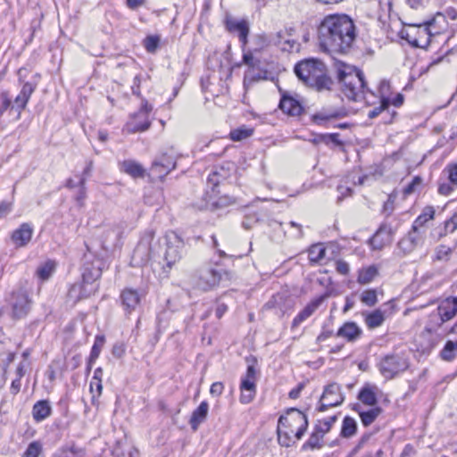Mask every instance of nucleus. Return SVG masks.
Masks as SVG:
<instances>
[{"label":"nucleus","instance_id":"obj_2","mask_svg":"<svg viewBox=\"0 0 457 457\" xmlns=\"http://www.w3.org/2000/svg\"><path fill=\"white\" fill-rule=\"evenodd\" d=\"M308 428L306 415L295 408L289 409L280 416L278 422V440L280 445L289 447L293 444L292 436L301 439Z\"/></svg>","mask_w":457,"mask_h":457},{"label":"nucleus","instance_id":"obj_51","mask_svg":"<svg viewBox=\"0 0 457 457\" xmlns=\"http://www.w3.org/2000/svg\"><path fill=\"white\" fill-rule=\"evenodd\" d=\"M243 51V63L249 66V67H254L259 63V61L254 59L253 53L252 49H247L246 47L245 49H242Z\"/></svg>","mask_w":457,"mask_h":457},{"label":"nucleus","instance_id":"obj_57","mask_svg":"<svg viewBox=\"0 0 457 457\" xmlns=\"http://www.w3.org/2000/svg\"><path fill=\"white\" fill-rule=\"evenodd\" d=\"M456 186H453L451 184L450 181L448 182H440L438 185V193L442 195H449L453 192Z\"/></svg>","mask_w":457,"mask_h":457},{"label":"nucleus","instance_id":"obj_4","mask_svg":"<svg viewBox=\"0 0 457 457\" xmlns=\"http://www.w3.org/2000/svg\"><path fill=\"white\" fill-rule=\"evenodd\" d=\"M335 67L343 94L349 100L357 101L365 87L363 73L355 67L341 62H337Z\"/></svg>","mask_w":457,"mask_h":457},{"label":"nucleus","instance_id":"obj_7","mask_svg":"<svg viewBox=\"0 0 457 457\" xmlns=\"http://www.w3.org/2000/svg\"><path fill=\"white\" fill-rule=\"evenodd\" d=\"M154 240V231L149 230L144 234L133 251L131 257V263L133 266L145 265L150 258L156 253L155 245H153Z\"/></svg>","mask_w":457,"mask_h":457},{"label":"nucleus","instance_id":"obj_21","mask_svg":"<svg viewBox=\"0 0 457 457\" xmlns=\"http://www.w3.org/2000/svg\"><path fill=\"white\" fill-rule=\"evenodd\" d=\"M176 161L173 157L168 156L167 154H163L160 160L155 161L151 168V171L153 174L156 175L158 178H163L166 176L171 170L175 169Z\"/></svg>","mask_w":457,"mask_h":457},{"label":"nucleus","instance_id":"obj_40","mask_svg":"<svg viewBox=\"0 0 457 457\" xmlns=\"http://www.w3.org/2000/svg\"><path fill=\"white\" fill-rule=\"evenodd\" d=\"M53 457H84V452L71 445L58 450Z\"/></svg>","mask_w":457,"mask_h":457},{"label":"nucleus","instance_id":"obj_64","mask_svg":"<svg viewBox=\"0 0 457 457\" xmlns=\"http://www.w3.org/2000/svg\"><path fill=\"white\" fill-rule=\"evenodd\" d=\"M86 198H87L86 188H79V190L76 195V201L79 206L84 205Z\"/></svg>","mask_w":457,"mask_h":457},{"label":"nucleus","instance_id":"obj_36","mask_svg":"<svg viewBox=\"0 0 457 457\" xmlns=\"http://www.w3.org/2000/svg\"><path fill=\"white\" fill-rule=\"evenodd\" d=\"M322 435L320 431L314 428V431L310 436L309 439L303 444V449H320L322 447Z\"/></svg>","mask_w":457,"mask_h":457},{"label":"nucleus","instance_id":"obj_37","mask_svg":"<svg viewBox=\"0 0 457 457\" xmlns=\"http://www.w3.org/2000/svg\"><path fill=\"white\" fill-rule=\"evenodd\" d=\"M378 274V270L375 266H370L368 268L362 269L359 271V276L357 278L358 283L361 285L368 284L371 282L374 278Z\"/></svg>","mask_w":457,"mask_h":457},{"label":"nucleus","instance_id":"obj_50","mask_svg":"<svg viewBox=\"0 0 457 457\" xmlns=\"http://www.w3.org/2000/svg\"><path fill=\"white\" fill-rule=\"evenodd\" d=\"M443 172L447 175V179L451 184L457 187V163L448 164Z\"/></svg>","mask_w":457,"mask_h":457},{"label":"nucleus","instance_id":"obj_55","mask_svg":"<svg viewBox=\"0 0 457 457\" xmlns=\"http://www.w3.org/2000/svg\"><path fill=\"white\" fill-rule=\"evenodd\" d=\"M113 234L114 235V238L112 239V243L114 246H116L120 240V237H121V235H122V231L120 228L116 227V228H110L109 230H107L105 232V241H109V237H111V235Z\"/></svg>","mask_w":457,"mask_h":457},{"label":"nucleus","instance_id":"obj_54","mask_svg":"<svg viewBox=\"0 0 457 457\" xmlns=\"http://www.w3.org/2000/svg\"><path fill=\"white\" fill-rule=\"evenodd\" d=\"M0 100H1V104H0V118L3 116L4 112L11 108L12 109V102H11V99H10V96H9V93L7 91H3L1 94H0Z\"/></svg>","mask_w":457,"mask_h":457},{"label":"nucleus","instance_id":"obj_60","mask_svg":"<svg viewBox=\"0 0 457 457\" xmlns=\"http://www.w3.org/2000/svg\"><path fill=\"white\" fill-rule=\"evenodd\" d=\"M336 270L341 275H347L350 270L349 264L343 260H338L336 262Z\"/></svg>","mask_w":457,"mask_h":457},{"label":"nucleus","instance_id":"obj_32","mask_svg":"<svg viewBox=\"0 0 457 457\" xmlns=\"http://www.w3.org/2000/svg\"><path fill=\"white\" fill-rule=\"evenodd\" d=\"M105 338L103 335H97L95 338L94 345L91 349V353L87 361V370H90L92 369L93 364L96 361V359L99 357V354L102 351V348L104 345Z\"/></svg>","mask_w":457,"mask_h":457},{"label":"nucleus","instance_id":"obj_59","mask_svg":"<svg viewBox=\"0 0 457 457\" xmlns=\"http://www.w3.org/2000/svg\"><path fill=\"white\" fill-rule=\"evenodd\" d=\"M103 390L102 381L98 380H91L90 382V391L94 394L93 398L96 397L95 392L96 393V396H100Z\"/></svg>","mask_w":457,"mask_h":457},{"label":"nucleus","instance_id":"obj_13","mask_svg":"<svg viewBox=\"0 0 457 457\" xmlns=\"http://www.w3.org/2000/svg\"><path fill=\"white\" fill-rule=\"evenodd\" d=\"M344 401V395L341 393L340 386L337 383L328 385L320 397V405L319 410L323 411L328 407L340 405Z\"/></svg>","mask_w":457,"mask_h":457},{"label":"nucleus","instance_id":"obj_14","mask_svg":"<svg viewBox=\"0 0 457 457\" xmlns=\"http://www.w3.org/2000/svg\"><path fill=\"white\" fill-rule=\"evenodd\" d=\"M226 29L228 31L237 36L241 43V49H245L248 43V35L250 32V26L245 20L227 19Z\"/></svg>","mask_w":457,"mask_h":457},{"label":"nucleus","instance_id":"obj_63","mask_svg":"<svg viewBox=\"0 0 457 457\" xmlns=\"http://www.w3.org/2000/svg\"><path fill=\"white\" fill-rule=\"evenodd\" d=\"M124 353H125V348L122 344L117 343L112 346V353L113 356H115L117 358H120L124 354Z\"/></svg>","mask_w":457,"mask_h":457},{"label":"nucleus","instance_id":"obj_62","mask_svg":"<svg viewBox=\"0 0 457 457\" xmlns=\"http://www.w3.org/2000/svg\"><path fill=\"white\" fill-rule=\"evenodd\" d=\"M224 386L221 382H214L210 388V393L212 395L219 396L222 394Z\"/></svg>","mask_w":457,"mask_h":457},{"label":"nucleus","instance_id":"obj_31","mask_svg":"<svg viewBox=\"0 0 457 457\" xmlns=\"http://www.w3.org/2000/svg\"><path fill=\"white\" fill-rule=\"evenodd\" d=\"M445 323V320L437 315L436 312H433L428 316V320L425 326V331L429 334H436L440 331Z\"/></svg>","mask_w":457,"mask_h":457},{"label":"nucleus","instance_id":"obj_17","mask_svg":"<svg viewBox=\"0 0 457 457\" xmlns=\"http://www.w3.org/2000/svg\"><path fill=\"white\" fill-rule=\"evenodd\" d=\"M144 295L130 287L124 288L120 295L121 305L127 314L135 312L139 306Z\"/></svg>","mask_w":457,"mask_h":457},{"label":"nucleus","instance_id":"obj_39","mask_svg":"<svg viewBox=\"0 0 457 457\" xmlns=\"http://www.w3.org/2000/svg\"><path fill=\"white\" fill-rule=\"evenodd\" d=\"M381 409L379 407H375L366 411H360L359 414L362 424L364 426H369L378 418Z\"/></svg>","mask_w":457,"mask_h":457},{"label":"nucleus","instance_id":"obj_12","mask_svg":"<svg viewBox=\"0 0 457 457\" xmlns=\"http://www.w3.org/2000/svg\"><path fill=\"white\" fill-rule=\"evenodd\" d=\"M10 304L12 306V317L15 319H21L29 313L31 306V301L29 298L27 292L20 289L12 293L10 299Z\"/></svg>","mask_w":457,"mask_h":457},{"label":"nucleus","instance_id":"obj_56","mask_svg":"<svg viewBox=\"0 0 457 457\" xmlns=\"http://www.w3.org/2000/svg\"><path fill=\"white\" fill-rule=\"evenodd\" d=\"M421 181L422 180H421V179L419 176L413 178L411 182L409 183L403 188V195H409L412 194L415 191L416 187L421 184Z\"/></svg>","mask_w":457,"mask_h":457},{"label":"nucleus","instance_id":"obj_47","mask_svg":"<svg viewBox=\"0 0 457 457\" xmlns=\"http://www.w3.org/2000/svg\"><path fill=\"white\" fill-rule=\"evenodd\" d=\"M457 229V212H455L450 219L445 221L444 231L439 233V237H442L448 233H453Z\"/></svg>","mask_w":457,"mask_h":457},{"label":"nucleus","instance_id":"obj_18","mask_svg":"<svg viewBox=\"0 0 457 457\" xmlns=\"http://www.w3.org/2000/svg\"><path fill=\"white\" fill-rule=\"evenodd\" d=\"M435 21L429 22L425 26H419L417 29V37H415L411 43L417 47L426 48L429 46L431 39L434 36L439 34L437 30H434Z\"/></svg>","mask_w":457,"mask_h":457},{"label":"nucleus","instance_id":"obj_25","mask_svg":"<svg viewBox=\"0 0 457 457\" xmlns=\"http://www.w3.org/2000/svg\"><path fill=\"white\" fill-rule=\"evenodd\" d=\"M361 334V329L353 321L345 322L337 331V336L347 341L356 340Z\"/></svg>","mask_w":457,"mask_h":457},{"label":"nucleus","instance_id":"obj_33","mask_svg":"<svg viewBox=\"0 0 457 457\" xmlns=\"http://www.w3.org/2000/svg\"><path fill=\"white\" fill-rule=\"evenodd\" d=\"M121 170L133 178H143L145 175L144 168L137 162L128 160L121 163Z\"/></svg>","mask_w":457,"mask_h":457},{"label":"nucleus","instance_id":"obj_58","mask_svg":"<svg viewBox=\"0 0 457 457\" xmlns=\"http://www.w3.org/2000/svg\"><path fill=\"white\" fill-rule=\"evenodd\" d=\"M452 249L446 245H441L436 250V257L437 260H445L451 253Z\"/></svg>","mask_w":457,"mask_h":457},{"label":"nucleus","instance_id":"obj_9","mask_svg":"<svg viewBox=\"0 0 457 457\" xmlns=\"http://www.w3.org/2000/svg\"><path fill=\"white\" fill-rule=\"evenodd\" d=\"M425 236L426 229L411 226V230L398 242V249L403 254L411 253L424 244Z\"/></svg>","mask_w":457,"mask_h":457},{"label":"nucleus","instance_id":"obj_23","mask_svg":"<svg viewBox=\"0 0 457 457\" xmlns=\"http://www.w3.org/2000/svg\"><path fill=\"white\" fill-rule=\"evenodd\" d=\"M323 301V297L320 296L317 299L310 302L293 320L292 326L298 327L302 322L311 317L313 312L319 308Z\"/></svg>","mask_w":457,"mask_h":457},{"label":"nucleus","instance_id":"obj_41","mask_svg":"<svg viewBox=\"0 0 457 457\" xmlns=\"http://www.w3.org/2000/svg\"><path fill=\"white\" fill-rule=\"evenodd\" d=\"M253 48L252 50L254 52H260L271 45L270 36H266L264 34L255 35L253 38Z\"/></svg>","mask_w":457,"mask_h":457},{"label":"nucleus","instance_id":"obj_52","mask_svg":"<svg viewBox=\"0 0 457 457\" xmlns=\"http://www.w3.org/2000/svg\"><path fill=\"white\" fill-rule=\"evenodd\" d=\"M41 450L42 446L40 443L36 441L32 442L28 445L22 457H38L39 453H41Z\"/></svg>","mask_w":457,"mask_h":457},{"label":"nucleus","instance_id":"obj_34","mask_svg":"<svg viewBox=\"0 0 457 457\" xmlns=\"http://www.w3.org/2000/svg\"><path fill=\"white\" fill-rule=\"evenodd\" d=\"M457 356V341L448 340L440 352V357L446 361H452Z\"/></svg>","mask_w":457,"mask_h":457},{"label":"nucleus","instance_id":"obj_6","mask_svg":"<svg viewBox=\"0 0 457 457\" xmlns=\"http://www.w3.org/2000/svg\"><path fill=\"white\" fill-rule=\"evenodd\" d=\"M377 367L386 379H393L409 368V361L401 353H392L381 357Z\"/></svg>","mask_w":457,"mask_h":457},{"label":"nucleus","instance_id":"obj_16","mask_svg":"<svg viewBox=\"0 0 457 457\" xmlns=\"http://www.w3.org/2000/svg\"><path fill=\"white\" fill-rule=\"evenodd\" d=\"M395 229L390 224L383 223L379 228L370 238V245L375 250H381L386 245H389L394 239Z\"/></svg>","mask_w":457,"mask_h":457},{"label":"nucleus","instance_id":"obj_10","mask_svg":"<svg viewBox=\"0 0 457 457\" xmlns=\"http://www.w3.org/2000/svg\"><path fill=\"white\" fill-rule=\"evenodd\" d=\"M256 369L253 365H249L240 384L239 400L241 403L247 404L253 400L256 394Z\"/></svg>","mask_w":457,"mask_h":457},{"label":"nucleus","instance_id":"obj_28","mask_svg":"<svg viewBox=\"0 0 457 457\" xmlns=\"http://www.w3.org/2000/svg\"><path fill=\"white\" fill-rule=\"evenodd\" d=\"M52 408L47 400H40L37 402L32 409V416L36 421H42L50 416Z\"/></svg>","mask_w":457,"mask_h":457},{"label":"nucleus","instance_id":"obj_61","mask_svg":"<svg viewBox=\"0 0 457 457\" xmlns=\"http://www.w3.org/2000/svg\"><path fill=\"white\" fill-rule=\"evenodd\" d=\"M337 114L336 112H330V113H324V112H319L314 115V120L320 123L321 121L328 120L333 118H336Z\"/></svg>","mask_w":457,"mask_h":457},{"label":"nucleus","instance_id":"obj_30","mask_svg":"<svg viewBox=\"0 0 457 457\" xmlns=\"http://www.w3.org/2000/svg\"><path fill=\"white\" fill-rule=\"evenodd\" d=\"M377 386L367 385L361 388L358 399L368 406H374L377 403Z\"/></svg>","mask_w":457,"mask_h":457},{"label":"nucleus","instance_id":"obj_15","mask_svg":"<svg viewBox=\"0 0 457 457\" xmlns=\"http://www.w3.org/2000/svg\"><path fill=\"white\" fill-rule=\"evenodd\" d=\"M295 29L293 28H285L270 34L271 45L278 46L282 51L291 52L296 46V41L292 37Z\"/></svg>","mask_w":457,"mask_h":457},{"label":"nucleus","instance_id":"obj_11","mask_svg":"<svg viewBox=\"0 0 457 457\" xmlns=\"http://www.w3.org/2000/svg\"><path fill=\"white\" fill-rule=\"evenodd\" d=\"M152 111V106L147 103L144 104L141 109L135 113L131 120L127 122L125 129L128 133H137L147 130L151 126L149 120V113Z\"/></svg>","mask_w":457,"mask_h":457},{"label":"nucleus","instance_id":"obj_44","mask_svg":"<svg viewBox=\"0 0 457 457\" xmlns=\"http://www.w3.org/2000/svg\"><path fill=\"white\" fill-rule=\"evenodd\" d=\"M253 130L245 127L238 128L230 131V138L233 141H241L250 137Z\"/></svg>","mask_w":457,"mask_h":457},{"label":"nucleus","instance_id":"obj_46","mask_svg":"<svg viewBox=\"0 0 457 457\" xmlns=\"http://www.w3.org/2000/svg\"><path fill=\"white\" fill-rule=\"evenodd\" d=\"M54 268V262L48 261L37 269V274L42 280H46L51 277Z\"/></svg>","mask_w":457,"mask_h":457},{"label":"nucleus","instance_id":"obj_49","mask_svg":"<svg viewBox=\"0 0 457 457\" xmlns=\"http://www.w3.org/2000/svg\"><path fill=\"white\" fill-rule=\"evenodd\" d=\"M389 98L383 96L381 98L380 105L370 110L368 113V117L370 119H374L378 117L384 110H386L389 106Z\"/></svg>","mask_w":457,"mask_h":457},{"label":"nucleus","instance_id":"obj_29","mask_svg":"<svg viewBox=\"0 0 457 457\" xmlns=\"http://www.w3.org/2000/svg\"><path fill=\"white\" fill-rule=\"evenodd\" d=\"M385 320L386 312L381 309H376L373 312L365 314L366 326L370 329L380 327L384 323Z\"/></svg>","mask_w":457,"mask_h":457},{"label":"nucleus","instance_id":"obj_48","mask_svg":"<svg viewBox=\"0 0 457 457\" xmlns=\"http://www.w3.org/2000/svg\"><path fill=\"white\" fill-rule=\"evenodd\" d=\"M160 43V37L159 36H148L144 40V46L146 49L148 53H154Z\"/></svg>","mask_w":457,"mask_h":457},{"label":"nucleus","instance_id":"obj_8","mask_svg":"<svg viewBox=\"0 0 457 457\" xmlns=\"http://www.w3.org/2000/svg\"><path fill=\"white\" fill-rule=\"evenodd\" d=\"M164 261L168 267H172L179 262L184 253V242L175 232L171 231L164 237Z\"/></svg>","mask_w":457,"mask_h":457},{"label":"nucleus","instance_id":"obj_53","mask_svg":"<svg viewBox=\"0 0 457 457\" xmlns=\"http://www.w3.org/2000/svg\"><path fill=\"white\" fill-rule=\"evenodd\" d=\"M336 416L329 417L324 420H320L315 428L320 431L322 435L328 433L331 428V425L336 421Z\"/></svg>","mask_w":457,"mask_h":457},{"label":"nucleus","instance_id":"obj_1","mask_svg":"<svg viewBox=\"0 0 457 457\" xmlns=\"http://www.w3.org/2000/svg\"><path fill=\"white\" fill-rule=\"evenodd\" d=\"M320 47L328 53L345 54L356 38L353 20L345 14H330L318 29Z\"/></svg>","mask_w":457,"mask_h":457},{"label":"nucleus","instance_id":"obj_38","mask_svg":"<svg viewBox=\"0 0 457 457\" xmlns=\"http://www.w3.org/2000/svg\"><path fill=\"white\" fill-rule=\"evenodd\" d=\"M326 249L321 244L313 245L308 252L309 260L312 262H319L325 257Z\"/></svg>","mask_w":457,"mask_h":457},{"label":"nucleus","instance_id":"obj_42","mask_svg":"<svg viewBox=\"0 0 457 457\" xmlns=\"http://www.w3.org/2000/svg\"><path fill=\"white\" fill-rule=\"evenodd\" d=\"M356 428V421L353 418L345 417L343 421L341 435L344 437H351L355 434Z\"/></svg>","mask_w":457,"mask_h":457},{"label":"nucleus","instance_id":"obj_3","mask_svg":"<svg viewBox=\"0 0 457 457\" xmlns=\"http://www.w3.org/2000/svg\"><path fill=\"white\" fill-rule=\"evenodd\" d=\"M295 73L306 86L318 91L329 90L333 82L326 75V68L317 59H306L295 66Z\"/></svg>","mask_w":457,"mask_h":457},{"label":"nucleus","instance_id":"obj_26","mask_svg":"<svg viewBox=\"0 0 457 457\" xmlns=\"http://www.w3.org/2000/svg\"><path fill=\"white\" fill-rule=\"evenodd\" d=\"M208 411L209 404L206 401H203L191 415L189 424L193 430H197L199 425L206 420Z\"/></svg>","mask_w":457,"mask_h":457},{"label":"nucleus","instance_id":"obj_27","mask_svg":"<svg viewBox=\"0 0 457 457\" xmlns=\"http://www.w3.org/2000/svg\"><path fill=\"white\" fill-rule=\"evenodd\" d=\"M101 276V270L99 269L95 270L94 271H84L83 272V282L80 285H85V289L81 291L80 294H88V296L95 293L97 287L93 283Z\"/></svg>","mask_w":457,"mask_h":457},{"label":"nucleus","instance_id":"obj_19","mask_svg":"<svg viewBox=\"0 0 457 457\" xmlns=\"http://www.w3.org/2000/svg\"><path fill=\"white\" fill-rule=\"evenodd\" d=\"M36 84L31 82H24L22 84L21 91L14 98L12 105V110H16L18 112V117H20L21 111L26 108L31 95L36 90Z\"/></svg>","mask_w":457,"mask_h":457},{"label":"nucleus","instance_id":"obj_5","mask_svg":"<svg viewBox=\"0 0 457 457\" xmlns=\"http://www.w3.org/2000/svg\"><path fill=\"white\" fill-rule=\"evenodd\" d=\"M231 278L230 272L208 264L198 270L195 286L197 289L206 292L212 290L224 280H230Z\"/></svg>","mask_w":457,"mask_h":457},{"label":"nucleus","instance_id":"obj_35","mask_svg":"<svg viewBox=\"0 0 457 457\" xmlns=\"http://www.w3.org/2000/svg\"><path fill=\"white\" fill-rule=\"evenodd\" d=\"M435 216V209L432 206H427L422 213L414 220L412 226L421 229H426L424 225L427 221L433 220Z\"/></svg>","mask_w":457,"mask_h":457},{"label":"nucleus","instance_id":"obj_24","mask_svg":"<svg viewBox=\"0 0 457 457\" xmlns=\"http://www.w3.org/2000/svg\"><path fill=\"white\" fill-rule=\"evenodd\" d=\"M279 107L283 112L290 116H299L303 112L301 104L292 96H283Z\"/></svg>","mask_w":457,"mask_h":457},{"label":"nucleus","instance_id":"obj_45","mask_svg":"<svg viewBox=\"0 0 457 457\" xmlns=\"http://www.w3.org/2000/svg\"><path fill=\"white\" fill-rule=\"evenodd\" d=\"M361 301L369 307L374 306L378 303L377 291L375 289L364 290L361 295Z\"/></svg>","mask_w":457,"mask_h":457},{"label":"nucleus","instance_id":"obj_43","mask_svg":"<svg viewBox=\"0 0 457 457\" xmlns=\"http://www.w3.org/2000/svg\"><path fill=\"white\" fill-rule=\"evenodd\" d=\"M83 289H85V285H72L68 292L69 299L71 300L73 303H77L81 299L88 297V294H80Z\"/></svg>","mask_w":457,"mask_h":457},{"label":"nucleus","instance_id":"obj_22","mask_svg":"<svg viewBox=\"0 0 457 457\" xmlns=\"http://www.w3.org/2000/svg\"><path fill=\"white\" fill-rule=\"evenodd\" d=\"M33 228L29 223L21 224L12 234V240L17 247L25 246L32 237Z\"/></svg>","mask_w":457,"mask_h":457},{"label":"nucleus","instance_id":"obj_20","mask_svg":"<svg viewBox=\"0 0 457 457\" xmlns=\"http://www.w3.org/2000/svg\"><path fill=\"white\" fill-rule=\"evenodd\" d=\"M437 315L445 322L453 320L457 314V297L450 296L440 302L436 310Z\"/></svg>","mask_w":457,"mask_h":457}]
</instances>
